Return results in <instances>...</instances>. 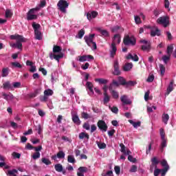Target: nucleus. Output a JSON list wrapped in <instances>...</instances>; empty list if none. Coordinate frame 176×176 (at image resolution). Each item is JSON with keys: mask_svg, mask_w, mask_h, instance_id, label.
<instances>
[{"mask_svg": "<svg viewBox=\"0 0 176 176\" xmlns=\"http://www.w3.org/2000/svg\"><path fill=\"white\" fill-rule=\"evenodd\" d=\"M126 60H133V61H138L140 60V58H138V56L137 54H129L128 56H126Z\"/></svg>", "mask_w": 176, "mask_h": 176, "instance_id": "nucleus-17", "label": "nucleus"}, {"mask_svg": "<svg viewBox=\"0 0 176 176\" xmlns=\"http://www.w3.org/2000/svg\"><path fill=\"white\" fill-rule=\"evenodd\" d=\"M39 92L40 90L38 89H35L33 93L28 94V97H29V98H35V97L39 94Z\"/></svg>", "mask_w": 176, "mask_h": 176, "instance_id": "nucleus-22", "label": "nucleus"}, {"mask_svg": "<svg viewBox=\"0 0 176 176\" xmlns=\"http://www.w3.org/2000/svg\"><path fill=\"white\" fill-rule=\"evenodd\" d=\"M85 35V30L81 29L78 34V37L79 39H82L83 38V36Z\"/></svg>", "mask_w": 176, "mask_h": 176, "instance_id": "nucleus-54", "label": "nucleus"}, {"mask_svg": "<svg viewBox=\"0 0 176 176\" xmlns=\"http://www.w3.org/2000/svg\"><path fill=\"white\" fill-rule=\"evenodd\" d=\"M97 126L98 129H100V130H101L102 131L105 132L107 131V130H108V125H107V123H105V121L102 120H98L97 123Z\"/></svg>", "mask_w": 176, "mask_h": 176, "instance_id": "nucleus-9", "label": "nucleus"}, {"mask_svg": "<svg viewBox=\"0 0 176 176\" xmlns=\"http://www.w3.org/2000/svg\"><path fill=\"white\" fill-rule=\"evenodd\" d=\"M11 65H12V67H14L15 68H22L23 67L21 64H20V63H19V62H12V63H11Z\"/></svg>", "mask_w": 176, "mask_h": 176, "instance_id": "nucleus-47", "label": "nucleus"}, {"mask_svg": "<svg viewBox=\"0 0 176 176\" xmlns=\"http://www.w3.org/2000/svg\"><path fill=\"white\" fill-rule=\"evenodd\" d=\"M10 39H16V42H25V38L20 34L11 35Z\"/></svg>", "mask_w": 176, "mask_h": 176, "instance_id": "nucleus-12", "label": "nucleus"}, {"mask_svg": "<svg viewBox=\"0 0 176 176\" xmlns=\"http://www.w3.org/2000/svg\"><path fill=\"white\" fill-rule=\"evenodd\" d=\"M173 50H174V45H173V44L168 45L166 49V52L168 56H171Z\"/></svg>", "mask_w": 176, "mask_h": 176, "instance_id": "nucleus-32", "label": "nucleus"}, {"mask_svg": "<svg viewBox=\"0 0 176 176\" xmlns=\"http://www.w3.org/2000/svg\"><path fill=\"white\" fill-rule=\"evenodd\" d=\"M123 43L125 46H135L137 39L135 36H130L129 34H126L124 36Z\"/></svg>", "mask_w": 176, "mask_h": 176, "instance_id": "nucleus-2", "label": "nucleus"}, {"mask_svg": "<svg viewBox=\"0 0 176 176\" xmlns=\"http://www.w3.org/2000/svg\"><path fill=\"white\" fill-rule=\"evenodd\" d=\"M86 86L87 89L89 90L90 93H91V94H94V91L93 90V83L88 81L87 82Z\"/></svg>", "mask_w": 176, "mask_h": 176, "instance_id": "nucleus-31", "label": "nucleus"}, {"mask_svg": "<svg viewBox=\"0 0 176 176\" xmlns=\"http://www.w3.org/2000/svg\"><path fill=\"white\" fill-rule=\"evenodd\" d=\"M94 36H96V34H89V36H85L84 37L85 41L87 43L89 47H91V44L93 45L94 50H97V43L96 42L93 41V39L94 38Z\"/></svg>", "mask_w": 176, "mask_h": 176, "instance_id": "nucleus-3", "label": "nucleus"}, {"mask_svg": "<svg viewBox=\"0 0 176 176\" xmlns=\"http://www.w3.org/2000/svg\"><path fill=\"white\" fill-rule=\"evenodd\" d=\"M72 120L75 124H77L78 126H79V124L81 123L80 119H79V116L76 114L72 116Z\"/></svg>", "mask_w": 176, "mask_h": 176, "instance_id": "nucleus-19", "label": "nucleus"}, {"mask_svg": "<svg viewBox=\"0 0 176 176\" xmlns=\"http://www.w3.org/2000/svg\"><path fill=\"white\" fill-rule=\"evenodd\" d=\"M78 58V61H80V63H83L84 61H89V60H94V57L91 55L79 56Z\"/></svg>", "mask_w": 176, "mask_h": 176, "instance_id": "nucleus-11", "label": "nucleus"}, {"mask_svg": "<svg viewBox=\"0 0 176 176\" xmlns=\"http://www.w3.org/2000/svg\"><path fill=\"white\" fill-rule=\"evenodd\" d=\"M95 82H98L100 85H107L108 80L104 78H96Z\"/></svg>", "mask_w": 176, "mask_h": 176, "instance_id": "nucleus-30", "label": "nucleus"}, {"mask_svg": "<svg viewBox=\"0 0 176 176\" xmlns=\"http://www.w3.org/2000/svg\"><path fill=\"white\" fill-rule=\"evenodd\" d=\"M118 49L116 48V44L115 43V41H113L111 43V50H110V57L111 58H113L115 56H116V52Z\"/></svg>", "mask_w": 176, "mask_h": 176, "instance_id": "nucleus-13", "label": "nucleus"}, {"mask_svg": "<svg viewBox=\"0 0 176 176\" xmlns=\"http://www.w3.org/2000/svg\"><path fill=\"white\" fill-rule=\"evenodd\" d=\"M34 35L37 41H42V33L39 30L34 31Z\"/></svg>", "mask_w": 176, "mask_h": 176, "instance_id": "nucleus-28", "label": "nucleus"}, {"mask_svg": "<svg viewBox=\"0 0 176 176\" xmlns=\"http://www.w3.org/2000/svg\"><path fill=\"white\" fill-rule=\"evenodd\" d=\"M129 122L131 124H132L135 129H137V127H140L141 126V122L140 121L135 122L132 120H129Z\"/></svg>", "mask_w": 176, "mask_h": 176, "instance_id": "nucleus-29", "label": "nucleus"}, {"mask_svg": "<svg viewBox=\"0 0 176 176\" xmlns=\"http://www.w3.org/2000/svg\"><path fill=\"white\" fill-rule=\"evenodd\" d=\"M103 94H104L103 104L104 105H106V104H108V102L111 101V96H109L107 93H104Z\"/></svg>", "mask_w": 176, "mask_h": 176, "instance_id": "nucleus-21", "label": "nucleus"}, {"mask_svg": "<svg viewBox=\"0 0 176 176\" xmlns=\"http://www.w3.org/2000/svg\"><path fill=\"white\" fill-rule=\"evenodd\" d=\"M135 23L136 24H141V18L139 16H135Z\"/></svg>", "mask_w": 176, "mask_h": 176, "instance_id": "nucleus-61", "label": "nucleus"}, {"mask_svg": "<svg viewBox=\"0 0 176 176\" xmlns=\"http://www.w3.org/2000/svg\"><path fill=\"white\" fill-rule=\"evenodd\" d=\"M98 32L101 34V36H104V38H108L109 36V32L107 30H102L101 28H98Z\"/></svg>", "mask_w": 176, "mask_h": 176, "instance_id": "nucleus-16", "label": "nucleus"}, {"mask_svg": "<svg viewBox=\"0 0 176 176\" xmlns=\"http://www.w3.org/2000/svg\"><path fill=\"white\" fill-rule=\"evenodd\" d=\"M12 85H10V81H6L3 84V89H11Z\"/></svg>", "mask_w": 176, "mask_h": 176, "instance_id": "nucleus-43", "label": "nucleus"}, {"mask_svg": "<svg viewBox=\"0 0 176 176\" xmlns=\"http://www.w3.org/2000/svg\"><path fill=\"white\" fill-rule=\"evenodd\" d=\"M120 146L121 148V150L120 151L122 153H126V146H124L123 144V143H121L120 144Z\"/></svg>", "mask_w": 176, "mask_h": 176, "instance_id": "nucleus-60", "label": "nucleus"}, {"mask_svg": "<svg viewBox=\"0 0 176 176\" xmlns=\"http://www.w3.org/2000/svg\"><path fill=\"white\" fill-rule=\"evenodd\" d=\"M49 100V97L44 94L43 96L40 97V101L41 102H46Z\"/></svg>", "mask_w": 176, "mask_h": 176, "instance_id": "nucleus-56", "label": "nucleus"}, {"mask_svg": "<svg viewBox=\"0 0 176 176\" xmlns=\"http://www.w3.org/2000/svg\"><path fill=\"white\" fill-rule=\"evenodd\" d=\"M174 90V80H171L169 85L168 86L166 89V94L168 96L171 91Z\"/></svg>", "mask_w": 176, "mask_h": 176, "instance_id": "nucleus-15", "label": "nucleus"}, {"mask_svg": "<svg viewBox=\"0 0 176 176\" xmlns=\"http://www.w3.org/2000/svg\"><path fill=\"white\" fill-rule=\"evenodd\" d=\"M120 101L122 102V105H131L133 102L129 98L127 95H123L120 97Z\"/></svg>", "mask_w": 176, "mask_h": 176, "instance_id": "nucleus-10", "label": "nucleus"}, {"mask_svg": "<svg viewBox=\"0 0 176 176\" xmlns=\"http://www.w3.org/2000/svg\"><path fill=\"white\" fill-rule=\"evenodd\" d=\"M133 68V63H126L123 66V71L126 72L130 71Z\"/></svg>", "mask_w": 176, "mask_h": 176, "instance_id": "nucleus-26", "label": "nucleus"}, {"mask_svg": "<svg viewBox=\"0 0 176 176\" xmlns=\"http://www.w3.org/2000/svg\"><path fill=\"white\" fill-rule=\"evenodd\" d=\"M53 90L48 89H45L44 91V94L45 96H46L47 97H50V96H53Z\"/></svg>", "mask_w": 176, "mask_h": 176, "instance_id": "nucleus-39", "label": "nucleus"}, {"mask_svg": "<svg viewBox=\"0 0 176 176\" xmlns=\"http://www.w3.org/2000/svg\"><path fill=\"white\" fill-rule=\"evenodd\" d=\"M68 6H69V3L65 0H60L57 3L58 10L62 13H67Z\"/></svg>", "mask_w": 176, "mask_h": 176, "instance_id": "nucleus-4", "label": "nucleus"}, {"mask_svg": "<svg viewBox=\"0 0 176 176\" xmlns=\"http://www.w3.org/2000/svg\"><path fill=\"white\" fill-rule=\"evenodd\" d=\"M17 173H19V171L17 170L12 169L11 170H8L7 175H8V176H17V175H16V174H17Z\"/></svg>", "mask_w": 176, "mask_h": 176, "instance_id": "nucleus-34", "label": "nucleus"}, {"mask_svg": "<svg viewBox=\"0 0 176 176\" xmlns=\"http://www.w3.org/2000/svg\"><path fill=\"white\" fill-rule=\"evenodd\" d=\"M54 168L58 173H61L63 171V165L61 164H57L54 166Z\"/></svg>", "mask_w": 176, "mask_h": 176, "instance_id": "nucleus-35", "label": "nucleus"}, {"mask_svg": "<svg viewBox=\"0 0 176 176\" xmlns=\"http://www.w3.org/2000/svg\"><path fill=\"white\" fill-rule=\"evenodd\" d=\"M156 35L157 36H160V30L157 28H155V30H151V36L154 37Z\"/></svg>", "mask_w": 176, "mask_h": 176, "instance_id": "nucleus-20", "label": "nucleus"}, {"mask_svg": "<svg viewBox=\"0 0 176 176\" xmlns=\"http://www.w3.org/2000/svg\"><path fill=\"white\" fill-rule=\"evenodd\" d=\"M151 164H153V166H155V168H157V164H159V163H160L159 160H157V157H154L151 158Z\"/></svg>", "mask_w": 176, "mask_h": 176, "instance_id": "nucleus-23", "label": "nucleus"}, {"mask_svg": "<svg viewBox=\"0 0 176 176\" xmlns=\"http://www.w3.org/2000/svg\"><path fill=\"white\" fill-rule=\"evenodd\" d=\"M118 80L119 85H120L121 86H126V87H129L130 86H135V82L134 81H126V79H124V78L122 76H118Z\"/></svg>", "mask_w": 176, "mask_h": 176, "instance_id": "nucleus-6", "label": "nucleus"}, {"mask_svg": "<svg viewBox=\"0 0 176 176\" xmlns=\"http://www.w3.org/2000/svg\"><path fill=\"white\" fill-rule=\"evenodd\" d=\"M42 163H43L44 164H46V166H49L50 164H52V162L47 159V158H42L41 159Z\"/></svg>", "mask_w": 176, "mask_h": 176, "instance_id": "nucleus-45", "label": "nucleus"}, {"mask_svg": "<svg viewBox=\"0 0 176 176\" xmlns=\"http://www.w3.org/2000/svg\"><path fill=\"white\" fill-rule=\"evenodd\" d=\"M33 27V30L35 31H39V29L41 28V25L39 23H36L35 22H33L32 24Z\"/></svg>", "mask_w": 176, "mask_h": 176, "instance_id": "nucleus-40", "label": "nucleus"}, {"mask_svg": "<svg viewBox=\"0 0 176 176\" xmlns=\"http://www.w3.org/2000/svg\"><path fill=\"white\" fill-rule=\"evenodd\" d=\"M113 69L114 71L113 72V75H115L116 76H119V75H121L122 72H120L119 61H118V60H114Z\"/></svg>", "mask_w": 176, "mask_h": 176, "instance_id": "nucleus-8", "label": "nucleus"}, {"mask_svg": "<svg viewBox=\"0 0 176 176\" xmlns=\"http://www.w3.org/2000/svg\"><path fill=\"white\" fill-rule=\"evenodd\" d=\"M63 49L58 45H54L52 52L50 53V60H56L58 63H60V59L64 57V54L61 52Z\"/></svg>", "mask_w": 176, "mask_h": 176, "instance_id": "nucleus-1", "label": "nucleus"}, {"mask_svg": "<svg viewBox=\"0 0 176 176\" xmlns=\"http://www.w3.org/2000/svg\"><path fill=\"white\" fill-rule=\"evenodd\" d=\"M98 146L99 149H105V148H107V144L105 143L98 142Z\"/></svg>", "mask_w": 176, "mask_h": 176, "instance_id": "nucleus-57", "label": "nucleus"}, {"mask_svg": "<svg viewBox=\"0 0 176 176\" xmlns=\"http://www.w3.org/2000/svg\"><path fill=\"white\" fill-rule=\"evenodd\" d=\"M157 23L158 24H161L164 27V28H167L168 25H170V16H163L157 19Z\"/></svg>", "mask_w": 176, "mask_h": 176, "instance_id": "nucleus-5", "label": "nucleus"}, {"mask_svg": "<svg viewBox=\"0 0 176 176\" xmlns=\"http://www.w3.org/2000/svg\"><path fill=\"white\" fill-rule=\"evenodd\" d=\"M170 57H171V56H170V55H168V56L166 55L162 56V60H163L164 64H167V63H168V61H170Z\"/></svg>", "mask_w": 176, "mask_h": 176, "instance_id": "nucleus-48", "label": "nucleus"}, {"mask_svg": "<svg viewBox=\"0 0 176 176\" xmlns=\"http://www.w3.org/2000/svg\"><path fill=\"white\" fill-rule=\"evenodd\" d=\"M12 156L14 157V159H20V157H21V154L17 152H13L12 153Z\"/></svg>", "mask_w": 176, "mask_h": 176, "instance_id": "nucleus-53", "label": "nucleus"}, {"mask_svg": "<svg viewBox=\"0 0 176 176\" xmlns=\"http://www.w3.org/2000/svg\"><path fill=\"white\" fill-rule=\"evenodd\" d=\"M160 71L161 76H164V74L166 73V67L162 64H160Z\"/></svg>", "mask_w": 176, "mask_h": 176, "instance_id": "nucleus-36", "label": "nucleus"}, {"mask_svg": "<svg viewBox=\"0 0 176 176\" xmlns=\"http://www.w3.org/2000/svg\"><path fill=\"white\" fill-rule=\"evenodd\" d=\"M12 16H13V14L12 13V12H10V10H6V19H10V17H12Z\"/></svg>", "mask_w": 176, "mask_h": 176, "instance_id": "nucleus-58", "label": "nucleus"}, {"mask_svg": "<svg viewBox=\"0 0 176 176\" xmlns=\"http://www.w3.org/2000/svg\"><path fill=\"white\" fill-rule=\"evenodd\" d=\"M32 159H34V160H36V159H39V157H41V153L39 152H36L34 153L32 156Z\"/></svg>", "mask_w": 176, "mask_h": 176, "instance_id": "nucleus-55", "label": "nucleus"}, {"mask_svg": "<svg viewBox=\"0 0 176 176\" xmlns=\"http://www.w3.org/2000/svg\"><path fill=\"white\" fill-rule=\"evenodd\" d=\"M160 134L161 140L166 138V132H164V129L163 128H161L160 129Z\"/></svg>", "mask_w": 176, "mask_h": 176, "instance_id": "nucleus-46", "label": "nucleus"}, {"mask_svg": "<svg viewBox=\"0 0 176 176\" xmlns=\"http://www.w3.org/2000/svg\"><path fill=\"white\" fill-rule=\"evenodd\" d=\"M167 146V140L166 138L162 139V143H161V151L163 152V149Z\"/></svg>", "mask_w": 176, "mask_h": 176, "instance_id": "nucleus-37", "label": "nucleus"}, {"mask_svg": "<svg viewBox=\"0 0 176 176\" xmlns=\"http://www.w3.org/2000/svg\"><path fill=\"white\" fill-rule=\"evenodd\" d=\"M142 50H143V52H149V50H151V43L146 44V45H142Z\"/></svg>", "mask_w": 176, "mask_h": 176, "instance_id": "nucleus-38", "label": "nucleus"}, {"mask_svg": "<svg viewBox=\"0 0 176 176\" xmlns=\"http://www.w3.org/2000/svg\"><path fill=\"white\" fill-rule=\"evenodd\" d=\"M160 164L164 167V168L160 169L161 176H166L167 171L170 170V166H168L166 160H162Z\"/></svg>", "mask_w": 176, "mask_h": 176, "instance_id": "nucleus-7", "label": "nucleus"}, {"mask_svg": "<svg viewBox=\"0 0 176 176\" xmlns=\"http://www.w3.org/2000/svg\"><path fill=\"white\" fill-rule=\"evenodd\" d=\"M10 70L9 69V67H6V68H3L2 69V73H1V76L2 78H6V76H8V75H9V72Z\"/></svg>", "mask_w": 176, "mask_h": 176, "instance_id": "nucleus-24", "label": "nucleus"}, {"mask_svg": "<svg viewBox=\"0 0 176 176\" xmlns=\"http://www.w3.org/2000/svg\"><path fill=\"white\" fill-rule=\"evenodd\" d=\"M56 156L58 159H64L65 157V153L63 151H60L56 154Z\"/></svg>", "mask_w": 176, "mask_h": 176, "instance_id": "nucleus-44", "label": "nucleus"}, {"mask_svg": "<svg viewBox=\"0 0 176 176\" xmlns=\"http://www.w3.org/2000/svg\"><path fill=\"white\" fill-rule=\"evenodd\" d=\"M11 46L12 47H17V49H21L23 47V44L21 42L16 41V43H14Z\"/></svg>", "mask_w": 176, "mask_h": 176, "instance_id": "nucleus-42", "label": "nucleus"}, {"mask_svg": "<svg viewBox=\"0 0 176 176\" xmlns=\"http://www.w3.org/2000/svg\"><path fill=\"white\" fill-rule=\"evenodd\" d=\"M67 162L69 163H75V162H76V161L75 160V157H74L73 155H68L67 156Z\"/></svg>", "mask_w": 176, "mask_h": 176, "instance_id": "nucleus-50", "label": "nucleus"}, {"mask_svg": "<svg viewBox=\"0 0 176 176\" xmlns=\"http://www.w3.org/2000/svg\"><path fill=\"white\" fill-rule=\"evenodd\" d=\"M97 16H98V12H97L96 11H92L87 14V17L88 20H91V19H96Z\"/></svg>", "mask_w": 176, "mask_h": 176, "instance_id": "nucleus-14", "label": "nucleus"}, {"mask_svg": "<svg viewBox=\"0 0 176 176\" xmlns=\"http://www.w3.org/2000/svg\"><path fill=\"white\" fill-rule=\"evenodd\" d=\"M78 138L80 140H84V138H87V140H90V135H89L87 133L81 132L78 135Z\"/></svg>", "mask_w": 176, "mask_h": 176, "instance_id": "nucleus-18", "label": "nucleus"}, {"mask_svg": "<svg viewBox=\"0 0 176 176\" xmlns=\"http://www.w3.org/2000/svg\"><path fill=\"white\" fill-rule=\"evenodd\" d=\"M113 41L117 42V43H120V34H115L113 37Z\"/></svg>", "mask_w": 176, "mask_h": 176, "instance_id": "nucleus-52", "label": "nucleus"}, {"mask_svg": "<svg viewBox=\"0 0 176 176\" xmlns=\"http://www.w3.org/2000/svg\"><path fill=\"white\" fill-rule=\"evenodd\" d=\"M81 118L82 119H85V120L91 119V116L90 114L87 113V112L83 111L81 113Z\"/></svg>", "mask_w": 176, "mask_h": 176, "instance_id": "nucleus-33", "label": "nucleus"}, {"mask_svg": "<svg viewBox=\"0 0 176 176\" xmlns=\"http://www.w3.org/2000/svg\"><path fill=\"white\" fill-rule=\"evenodd\" d=\"M38 19V15L34 14H27V20L28 21L31 20H36Z\"/></svg>", "mask_w": 176, "mask_h": 176, "instance_id": "nucleus-27", "label": "nucleus"}, {"mask_svg": "<svg viewBox=\"0 0 176 176\" xmlns=\"http://www.w3.org/2000/svg\"><path fill=\"white\" fill-rule=\"evenodd\" d=\"M109 109H111V112L113 113L117 114L119 112V109H118V107L113 106L112 107H109Z\"/></svg>", "mask_w": 176, "mask_h": 176, "instance_id": "nucleus-51", "label": "nucleus"}, {"mask_svg": "<svg viewBox=\"0 0 176 176\" xmlns=\"http://www.w3.org/2000/svg\"><path fill=\"white\" fill-rule=\"evenodd\" d=\"M83 129H85V130H90V124L89 123H84L82 125Z\"/></svg>", "mask_w": 176, "mask_h": 176, "instance_id": "nucleus-63", "label": "nucleus"}, {"mask_svg": "<svg viewBox=\"0 0 176 176\" xmlns=\"http://www.w3.org/2000/svg\"><path fill=\"white\" fill-rule=\"evenodd\" d=\"M159 174H160V169H159L157 168H155L154 176H159Z\"/></svg>", "mask_w": 176, "mask_h": 176, "instance_id": "nucleus-64", "label": "nucleus"}, {"mask_svg": "<svg viewBox=\"0 0 176 176\" xmlns=\"http://www.w3.org/2000/svg\"><path fill=\"white\" fill-rule=\"evenodd\" d=\"M170 119V116L167 113L162 114V122L164 124H167L168 123V120Z\"/></svg>", "mask_w": 176, "mask_h": 176, "instance_id": "nucleus-25", "label": "nucleus"}, {"mask_svg": "<svg viewBox=\"0 0 176 176\" xmlns=\"http://www.w3.org/2000/svg\"><path fill=\"white\" fill-rule=\"evenodd\" d=\"M110 93H111L113 98H114V100H118V98H119V92L114 90Z\"/></svg>", "mask_w": 176, "mask_h": 176, "instance_id": "nucleus-41", "label": "nucleus"}, {"mask_svg": "<svg viewBox=\"0 0 176 176\" xmlns=\"http://www.w3.org/2000/svg\"><path fill=\"white\" fill-rule=\"evenodd\" d=\"M13 87L14 89H19L21 86V82H14L12 83Z\"/></svg>", "mask_w": 176, "mask_h": 176, "instance_id": "nucleus-59", "label": "nucleus"}, {"mask_svg": "<svg viewBox=\"0 0 176 176\" xmlns=\"http://www.w3.org/2000/svg\"><path fill=\"white\" fill-rule=\"evenodd\" d=\"M137 170H138V167L135 165H133L131 167L130 172L131 173H136Z\"/></svg>", "mask_w": 176, "mask_h": 176, "instance_id": "nucleus-62", "label": "nucleus"}, {"mask_svg": "<svg viewBox=\"0 0 176 176\" xmlns=\"http://www.w3.org/2000/svg\"><path fill=\"white\" fill-rule=\"evenodd\" d=\"M153 80H155V76L153 74L149 75L146 79V82L148 83H151Z\"/></svg>", "mask_w": 176, "mask_h": 176, "instance_id": "nucleus-49", "label": "nucleus"}]
</instances>
